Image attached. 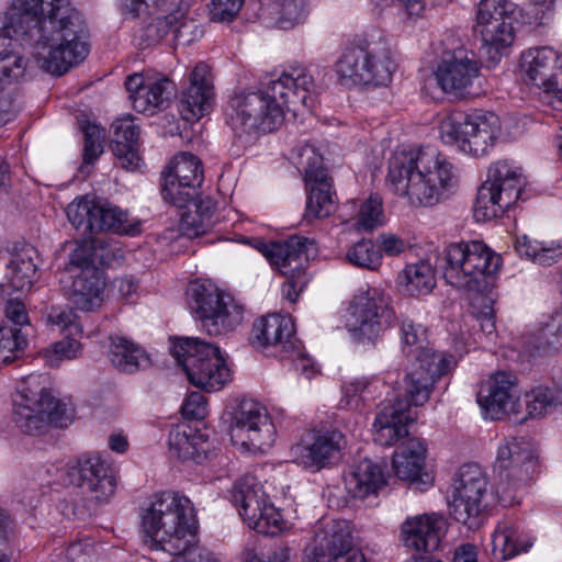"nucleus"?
<instances>
[{"label": "nucleus", "mask_w": 562, "mask_h": 562, "mask_svg": "<svg viewBox=\"0 0 562 562\" xmlns=\"http://www.w3.org/2000/svg\"><path fill=\"white\" fill-rule=\"evenodd\" d=\"M0 31L33 48L38 67L63 76L89 55L88 29L69 0H12L0 14Z\"/></svg>", "instance_id": "f257e3e1"}, {"label": "nucleus", "mask_w": 562, "mask_h": 562, "mask_svg": "<svg viewBox=\"0 0 562 562\" xmlns=\"http://www.w3.org/2000/svg\"><path fill=\"white\" fill-rule=\"evenodd\" d=\"M313 76L304 67L283 71L258 90H240L231 97L226 120L237 135L270 133L283 121L284 111L294 115L311 110L316 101Z\"/></svg>", "instance_id": "f03ea898"}, {"label": "nucleus", "mask_w": 562, "mask_h": 562, "mask_svg": "<svg viewBox=\"0 0 562 562\" xmlns=\"http://www.w3.org/2000/svg\"><path fill=\"white\" fill-rule=\"evenodd\" d=\"M391 190L413 206H434L447 200L458 186L453 165L436 148L397 147L389 161Z\"/></svg>", "instance_id": "7ed1b4c3"}, {"label": "nucleus", "mask_w": 562, "mask_h": 562, "mask_svg": "<svg viewBox=\"0 0 562 562\" xmlns=\"http://www.w3.org/2000/svg\"><path fill=\"white\" fill-rule=\"evenodd\" d=\"M71 225L83 236L76 240V247L69 255L68 271L85 272L99 269L104 265V247L100 239L93 237L102 232L120 235L139 233V222L130 220L128 213L121 207L101 199L82 196L76 199L66 209Z\"/></svg>", "instance_id": "20e7f679"}, {"label": "nucleus", "mask_w": 562, "mask_h": 562, "mask_svg": "<svg viewBox=\"0 0 562 562\" xmlns=\"http://www.w3.org/2000/svg\"><path fill=\"white\" fill-rule=\"evenodd\" d=\"M144 541L153 549L180 555L198 543L196 519L191 501L177 492L154 496L142 514Z\"/></svg>", "instance_id": "39448f33"}, {"label": "nucleus", "mask_w": 562, "mask_h": 562, "mask_svg": "<svg viewBox=\"0 0 562 562\" xmlns=\"http://www.w3.org/2000/svg\"><path fill=\"white\" fill-rule=\"evenodd\" d=\"M498 268L499 257L479 240L450 244L436 259V270L446 282L469 293H482L488 285L486 277Z\"/></svg>", "instance_id": "423d86ee"}, {"label": "nucleus", "mask_w": 562, "mask_h": 562, "mask_svg": "<svg viewBox=\"0 0 562 562\" xmlns=\"http://www.w3.org/2000/svg\"><path fill=\"white\" fill-rule=\"evenodd\" d=\"M400 331L403 352L414 359L405 378L406 391L413 403L424 405L435 382L451 369L453 358L428 348L426 329L409 318L402 319Z\"/></svg>", "instance_id": "0eeeda50"}, {"label": "nucleus", "mask_w": 562, "mask_h": 562, "mask_svg": "<svg viewBox=\"0 0 562 562\" xmlns=\"http://www.w3.org/2000/svg\"><path fill=\"white\" fill-rule=\"evenodd\" d=\"M396 69L391 49L382 37L363 40L345 49L336 63V72L342 86H386Z\"/></svg>", "instance_id": "6e6552de"}, {"label": "nucleus", "mask_w": 562, "mask_h": 562, "mask_svg": "<svg viewBox=\"0 0 562 562\" xmlns=\"http://www.w3.org/2000/svg\"><path fill=\"white\" fill-rule=\"evenodd\" d=\"M170 353L187 373L189 381L206 392L221 390L231 379V370L220 348L199 338H179Z\"/></svg>", "instance_id": "1a4fd4ad"}, {"label": "nucleus", "mask_w": 562, "mask_h": 562, "mask_svg": "<svg viewBox=\"0 0 562 562\" xmlns=\"http://www.w3.org/2000/svg\"><path fill=\"white\" fill-rule=\"evenodd\" d=\"M537 458L536 446L527 437H514L499 446L494 471L499 479L497 492L504 503L519 502L517 493L531 481Z\"/></svg>", "instance_id": "9d476101"}, {"label": "nucleus", "mask_w": 562, "mask_h": 562, "mask_svg": "<svg viewBox=\"0 0 562 562\" xmlns=\"http://www.w3.org/2000/svg\"><path fill=\"white\" fill-rule=\"evenodd\" d=\"M440 136L443 143L476 157L486 155L498 136L499 119L493 112L468 115L454 112L440 122Z\"/></svg>", "instance_id": "9b49d317"}, {"label": "nucleus", "mask_w": 562, "mask_h": 562, "mask_svg": "<svg viewBox=\"0 0 562 562\" xmlns=\"http://www.w3.org/2000/svg\"><path fill=\"white\" fill-rule=\"evenodd\" d=\"M259 250L271 266L286 277L282 292L290 302H295L306 282V265L317 251L315 240L293 235L284 241L261 244Z\"/></svg>", "instance_id": "f8f14e48"}, {"label": "nucleus", "mask_w": 562, "mask_h": 562, "mask_svg": "<svg viewBox=\"0 0 562 562\" xmlns=\"http://www.w3.org/2000/svg\"><path fill=\"white\" fill-rule=\"evenodd\" d=\"M391 297L379 288H361L348 307L347 326L359 339L374 340L395 323Z\"/></svg>", "instance_id": "ddd939ff"}, {"label": "nucleus", "mask_w": 562, "mask_h": 562, "mask_svg": "<svg viewBox=\"0 0 562 562\" xmlns=\"http://www.w3.org/2000/svg\"><path fill=\"white\" fill-rule=\"evenodd\" d=\"M72 419L74 409L44 389L37 394L22 393L14 401L13 422L27 435H43L50 425L66 428Z\"/></svg>", "instance_id": "4468645a"}, {"label": "nucleus", "mask_w": 562, "mask_h": 562, "mask_svg": "<svg viewBox=\"0 0 562 562\" xmlns=\"http://www.w3.org/2000/svg\"><path fill=\"white\" fill-rule=\"evenodd\" d=\"M525 186V178L519 169L507 161L492 165L486 181L479 188L474 204V217L477 221H491L498 217L514 204Z\"/></svg>", "instance_id": "2eb2a0df"}, {"label": "nucleus", "mask_w": 562, "mask_h": 562, "mask_svg": "<svg viewBox=\"0 0 562 562\" xmlns=\"http://www.w3.org/2000/svg\"><path fill=\"white\" fill-rule=\"evenodd\" d=\"M190 296L193 301L191 308L209 335L226 334L243 322V306L211 284L192 285Z\"/></svg>", "instance_id": "dca6fc26"}, {"label": "nucleus", "mask_w": 562, "mask_h": 562, "mask_svg": "<svg viewBox=\"0 0 562 562\" xmlns=\"http://www.w3.org/2000/svg\"><path fill=\"white\" fill-rule=\"evenodd\" d=\"M231 439L249 451L263 453L277 439V428L267 408L252 398H241L232 414Z\"/></svg>", "instance_id": "f3484780"}, {"label": "nucleus", "mask_w": 562, "mask_h": 562, "mask_svg": "<svg viewBox=\"0 0 562 562\" xmlns=\"http://www.w3.org/2000/svg\"><path fill=\"white\" fill-rule=\"evenodd\" d=\"M487 484V476L479 464L469 463L460 468L449 508L450 515L469 529L479 528L483 521Z\"/></svg>", "instance_id": "a211bd4d"}, {"label": "nucleus", "mask_w": 562, "mask_h": 562, "mask_svg": "<svg viewBox=\"0 0 562 562\" xmlns=\"http://www.w3.org/2000/svg\"><path fill=\"white\" fill-rule=\"evenodd\" d=\"M233 501L248 527L265 536H276L284 525L279 510L269 502L255 476L238 480L233 490Z\"/></svg>", "instance_id": "6ab92c4d"}, {"label": "nucleus", "mask_w": 562, "mask_h": 562, "mask_svg": "<svg viewBox=\"0 0 562 562\" xmlns=\"http://www.w3.org/2000/svg\"><path fill=\"white\" fill-rule=\"evenodd\" d=\"M161 186L162 199L178 209L199 198L203 182L201 160L190 153H179L167 166Z\"/></svg>", "instance_id": "aec40b11"}, {"label": "nucleus", "mask_w": 562, "mask_h": 562, "mask_svg": "<svg viewBox=\"0 0 562 562\" xmlns=\"http://www.w3.org/2000/svg\"><path fill=\"white\" fill-rule=\"evenodd\" d=\"M520 69L526 80L539 88L550 103L562 104V89L559 83L562 55L549 46L529 48L520 56Z\"/></svg>", "instance_id": "412c9836"}, {"label": "nucleus", "mask_w": 562, "mask_h": 562, "mask_svg": "<svg viewBox=\"0 0 562 562\" xmlns=\"http://www.w3.org/2000/svg\"><path fill=\"white\" fill-rule=\"evenodd\" d=\"M20 45L27 44L22 38L0 31V125L9 122L19 108L7 82H18L26 75L29 60L20 52Z\"/></svg>", "instance_id": "4be33fe9"}, {"label": "nucleus", "mask_w": 562, "mask_h": 562, "mask_svg": "<svg viewBox=\"0 0 562 562\" xmlns=\"http://www.w3.org/2000/svg\"><path fill=\"white\" fill-rule=\"evenodd\" d=\"M69 474L77 479L82 495L95 504L108 503L116 490V476L113 467L99 454L80 457Z\"/></svg>", "instance_id": "5701e85b"}, {"label": "nucleus", "mask_w": 562, "mask_h": 562, "mask_svg": "<svg viewBox=\"0 0 562 562\" xmlns=\"http://www.w3.org/2000/svg\"><path fill=\"white\" fill-rule=\"evenodd\" d=\"M477 403L486 418L501 419L507 414H518L520 391L517 376L496 372L477 393Z\"/></svg>", "instance_id": "b1692460"}, {"label": "nucleus", "mask_w": 562, "mask_h": 562, "mask_svg": "<svg viewBox=\"0 0 562 562\" xmlns=\"http://www.w3.org/2000/svg\"><path fill=\"white\" fill-rule=\"evenodd\" d=\"M448 530L447 519L437 513L407 517L401 527L403 546L417 553H430L440 548Z\"/></svg>", "instance_id": "393cba45"}, {"label": "nucleus", "mask_w": 562, "mask_h": 562, "mask_svg": "<svg viewBox=\"0 0 562 562\" xmlns=\"http://www.w3.org/2000/svg\"><path fill=\"white\" fill-rule=\"evenodd\" d=\"M411 406L418 405L413 403L406 390L404 398L396 397L383 406L373 424L374 441L378 445L390 447L409 435L407 426L416 419Z\"/></svg>", "instance_id": "a878e982"}, {"label": "nucleus", "mask_w": 562, "mask_h": 562, "mask_svg": "<svg viewBox=\"0 0 562 562\" xmlns=\"http://www.w3.org/2000/svg\"><path fill=\"white\" fill-rule=\"evenodd\" d=\"M214 87L210 67L199 63L189 75V85L182 90L179 111L184 121H198L212 109Z\"/></svg>", "instance_id": "bb28decb"}, {"label": "nucleus", "mask_w": 562, "mask_h": 562, "mask_svg": "<svg viewBox=\"0 0 562 562\" xmlns=\"http://www.w3.org/2000/svg\"><path fill=\"white\" fill-rule=\"evenodd\" d=\"M479 65L462 50L447 54L435 72L438 85L445 92L463 97L479 76Z\"/></svg>", "instance_id": "cd10ccee"}, {"label": "nucleus", "mask_w": 562, "mask_h": 562, "mask_svg": "<svg viewBox=\"0 0 562 562\" xmlns=\"http://www.w3.org/2000/svg\"><path fill=\"white\" fill-rule=\"evenodd\" d=\"M345 437L339 430L314 431L311 440L293 448V453L305 468L317 470L339 459Z\"/></svg>", "instance_id": "c85d7f7f"}, {"label": "nucleus", "mask_w": 562, "mask_h": 562, "mask_svg": "<svg viewBox=\"0 0 562 562\" xmlns=\"http://www.w3.org/2000/svg\"><path fill=\"white\" fill-rule=\"evenodd\" d=\"M426 447L416 438L402 442L393 456V469L396 476L415 484L423 490L432 484V477L424 472Z\"/></svg>", "instance_id": "c756f323"}, {"label": "nucleus", "mask_w": 562, "mask_h": 562, "mask_svg": "<svg viewBox=\"0 0 562 562\" xmlns=\"http://www.w3.org/2000/svg\"><path fill=\"white\" fill-rule=\"evenodd\" d=\"M170 32L175 33V40L180 45L190 44L202 31L193 22H180L178 14L159 15L151 19L138 32V45L143 48L154 46L165 38Z\"/></svg>", "instance_id": "7c9ffc66"}, {"label": "nucleus", "mask_w": 562, "mask_h": 562, "mask_svg": "<svg viewBox=\"0 0 562 562\" xmlns=\"http://www.w3.org/2000/svg\"><path fill=\"white\" fill-rule=\"evenodd\" d=\"M385 463L362 458L352 463L345 474V487L353 498H366L376 494L386 485Z\"/></svg>", "instance_id": "2f4dec72"}, {"label": "nucleus", "mask_w": 562, "mask_h": 562, "mask_svg": "<svg viewBox=\"0 0 562 562\" xmlns=\"http://www.w3.org/2000/svg\"><path fill=\"white\" fill-rule=\"evenodd\" d=\"M294 323L289 316L272 314L255 321L251 331V345L257 348L273 346L281 356L285 351L284 345L294 340Z\"/></svg>", "instance_id": "473e14b6"}, {"label": "nucleus", "mask_w": 562, "mask_h": 562, "mask_svg": "<svg viewBox=\"0 0 562 562\" xmlns=\"http://www.w3.org/2000/svg\"><path fill=\"white\" fill-rule=\"evenodd\" d=\"M104 286L100 269H88L72 273V282L66 295L77 310L91 312L101 306Z\"/></svg>", "instance_id": "72a5a7b5"}, {"label": "nucleus", "mask_w": 562, "mask_h": 562, "mask_svg": "<svg viewBox=\"0 0 562 562\" xmlns=\"http://www.w3.org/2000/svg\"><path fill=\"white\" fill-rule=\"evenodd\" d=\"M35 257L36 250L30 245L14 251L5 265L7 281L1 286L7 291L29 290L36 273Z\"/></svg>", "instance_id": "f704fd0d"}, {"label": "nucleus", "mask_w": 562, "mask_h": 562, "mask_svg": "<svg viewBox=\"0 0 562 562\" xmlns=\"http://www.w3.org/2000/svg\"><path fill=\"white\" fill-rule=\"evenodd\" d=\"M306 15V0H272L262 7L260 19L267 27L289 30Z\"/></svg>", "instance_id": "c9c22d12"}, {"label": "nucleus", "mask_w": 562, "mask_h": 562, "mask_svg": "<svg viewBox=\"0 0 562 562\" xmlns=\"http://www.w3.org/2000/svg\"><path fill=\"white\" fill-rule=\"evenodd\" d=\"M530 547L531 542L520 526L512 520L499 522L492 535V553L497 560L510 559Z\"/></svg>", "instance_id": "e433bc0d"}, {"label": "nucleus", "mask_w": 562, "mask_h": 562, "mask_svg": "<svg viewBox=\"0 0 562 562\" xmlns=\"http://www.w3.org/2000/svg\"><path fill=\"white\" fill-rule=\"evenodd\" d=\"M110 340V360L117 370L133 373L150 367L149 356L138 345L119 335L111 336Z\"/></svg>", "instance_id": "4c0bfd02"}, {"label": "nucleus", "mask_w": 562, "mask_h": 562, "mask_svg": "<svg viewBox=\"0 0 562 562\" xmlns=\"http://www.w3.org/2000/svg\"><path fill=\"white\" fill-rule=\"evenodd\" d=\"M396 284L405 295H427L436 286L435 269L427 260L408 263L397 274Z\"/></svg>", "instance_id": "58836bf2"}, {"label": "nucleus", "mask_w": 562, "mask_h": 562, "mask_svg": "<svg viewBox=\"0 0 562 562\" xmlns=\"http://www.w3.org/2000/svg\"><path fill=\"white\" fill-rule=\"evenodd\" d=\"M514 20H505L482 26H474V32L481 36L482 50L493 63L498 61L501 52L514 42Z\"/></svg>", "instance_id": "ea45409f"}, {"label": "nucleus", "mask_w": 562, "mask_h": 562, "mask_svg": "<svg viewBox=\"0 0 562 562\" xmlns=\"http://www.w3.org/2000/svg\"><path fill=\"white\" fill-rule=\"evenodd\" d=\"M135 101V111L154 114L157 110L167 109L176 95V85L162 77L147 81V89Z\"/></svg>", "instance_id": "a19ab883"}, {"label": "nucleus", "mask_w": 562, "mask_h": 562, "mask_svg": "<svg viewBox=\"0 0 562 562\" xmlns=\"http://www.w3.org/2000/svg\"><path fill=\"white\" fill-rule=\"evenodd\" d=\"M335 211L334 193L330 180L310 183L304 218L308 222L329 216Z\"/></svg>", "instance_id": "79ce46f5"}, {"label": "nucleus", "mask_w": 562, "mask_h": 562, "mask_svg": "<svg viewBox=\"0 0 562 562\" xmlns=\"http://www.w3.org/2000/svg\"><path fill=\"white\" fill-rule=\"evenodd\" d=\"M345 258L348 263L369 271H376L382 266L381 250L372 239L362 238L355 243Z\"/></svg>", "instance_id": "37998d69"}, {"label": "nucleus", "mask_w": 562, "mask_h": 562, "mask_svg": "<svg viewBox=\"0 0 562 562\" xmlns=\"http://www.w3.org/2000/svg\"><path fill=\"white\" fill-rule=\"evenodd\" d=\"M515 4L508 0H481L477 5L475 26L515 20Z\"/></svg>", "instance_id": "c03bdc74"}, {"label": "nucleus", "mask_w": 562, "mask_h": 562, "mask_svg": "<svg viewBox=\"0 0 562 562\" xmlns=\"http://www.w3.org/2000/svg\"><path fill=\"white\" fill-rule=\"evenodd\" d=\"M319 546L328 554H330L333 561L338 555H349L350 552L357 550L352 549V539L350 532L344 529L339 524L331 526L328 530L325 531Z\"/></svg>", "instance_id": "a18cd8bd"}, {"label": "nucleus", "mask_w": 562, "mask_h": 562, "mask_svg": "<svg viewBox=\"0 0 562 562\" xmlns=\"http://www.w3.org/2000/svg\"><path fill=\"white\" fill-rule=\"evenodd\" d=\"M27 342L22 334L15 335L8 325H0V368L20 359Z\"/></svg>", "instance_id": "49530a36"}, {"label": "nucleus", "mask_w": 562, "mask_h": 562, "mask_svg": "<svg viewBox=\"0 0 562 562\" xmlns=\"http://www.w3.org/2000/svg\"><path fill=\"white\" fill-rule=\"evenodd\" d=\"M555 389L539 386L526 394V407L530 417H542L548 409L560 402V393Z\"/></svg>", "instance_id": "de8ad7c7"}, {"label": "nucleus", "mask_w": 562, "mask_h": 562, "mask_svg": "<svg viewBox=\"0 0 562 562\" xmlns=\"http://www.w3.org/2000/svg\"><path fill=\"white\" fill-rule=\"evenodd\" d=\"M5 321L1 325H8L15 335L24 336L26 340L33 334L25 305L18 300H11L4 308Z\"/></svg>", "instance_id": "09e8293b"}, {"label": "nucleus", "mask_w": 562, "mask_h": 562, "mask_svg": "<svg viewBox=\"0 0 562 562\" xmlns=\"http://www.w3.org/2000/svg\"><path fill=\"white\" fill-rule=\"evenodd\" d=\"M383 222L382 199L378 194H371L364 200L359 210L358 220L355 224L357 229L364 232L373 231Z\"/></svg>", "instance_id": "8fccbe9b"}, {"label": "nucleus", "mask_w": 562, "mask_h": 562, "mask_svg": "<svg viewBox=\"0 0 562 562\" xmlns=\"http://www.w3.org/2000/svg\"><path fill=\"white\" fill-rule=\"evenodd\" d=\"M200 434L189 426H178L169 434L170 451L180 460L188 461Z\"/></svg>", "instance_id": "3c124183"}, {"label": "nucleus", "mask_w": 562, "mask_h": 562, "mask_svg": "<svg viewBox=\"0 0 562 562\" xmlns=\"http://www.w3.org/2000/svg\"><path fill=\"white\" fill-rule=\"evenodd\" d=\"M47 323L61 331L68 330V335L82 334L77 314L68 306H52L47 312Z\"/></svg>", "instance_id": "603ef678"}, {"label": "nucleus", "mask_w": 562, "mask_h": 562, "mask_svg": "<svg viewBox=\"0 0 562 562\" xmlns=\"http://www.w3.org/2000/svg\"><path fill=\"white\" fill-rule=\"evenodd\" d=\"M285 351L280 356L282 359H290L296 371H300L306 379L316 373L312 359L304 352L301 341L295 338L284 345Z\"/></svg>", "instance_id": "864d4df0"}, {"label": "nucleus", "mask_w": 562, "mask_h": 562, "mask_svg": "<svg viewBox=\"0 0 562 562\" xmlns=\"http://www.w3.org/2000/svg\"><path fill=\"white\" fill-rule=\"evenodd\" d=\"M85 135L83 142V164H93L103 151L101 139L103 137L102 130L95 125L87 122L82 125Z\"/></svg>", "instance_id": "5fc2aeb1"}, {"label": "nucleus", "mask_w": 562, "mask_h": 562, "mask_svg": "<svg viewBox=\"0 0 562 562\" xmlns=\"http://www.w3.org/2000/svg\"><path fill=\"white\" fill-rule=\"evenodd\" d=\"M300 165L304 169L308 183L329 180L322 166V157L317 155L312 146H305L300 153Z\"/></svg>", "instance_id": "6e6d98bb"}, {"label": "nucleus", "mask_w": 562, "mask_h": 562, "mask_svg": "<svg viewBox=\"0 0 562 562\" xmlns=\"http://www.w3.org/2000/svg\"><path fill=\"white\" fill-rule=\"evenodd\" d=\"M67 335L64 339L53 344L48 351L47 359L53 367L59 366L64 360H72L81 353V344Z\"/></svg>", "instance_id": "4d7b16f0"}, {"label": "nucleus", "mask_w": 562, "mask_h": 562, "mask_svg": "<svg viewBox=\"0 0 562 562\" xmlns=\"http://www.w3.org/2000/svg\"><path fill=\"white\" fill-rule=\"evenodd\" d=\"M540 344L538 348L543 350H558L562 348V314L557 315L539 331Z\"/></svg>", "instance_id": "13d9d810"}, {"label": "nucleus", "mask_w": 562, "mask_h": 562, "mask_svg": "<svg viewBox=\"0 0 562 562\" xmlns=\"http://www.w3.org/2000/svg\"><path fill=\"white\" fill-rule=\"evenodd\" d=\"M245 0H211L210 15L215 22H231L240 11Z\"/></svg>", "instance_id": "bf43d9fd"}, {"label": "nucleus", "mask_w": 562, "mask_h": 562, "mask_svg": "<svg viewBox=\"0 0 562 562\" xmlns=\"http://www.w3.org/2000/svg\"><path fill=\"white\" fill-rule=\"evenodd\" d=\"M111 130L114 134V145H136L139 137V128L128 117L119 119L112 123Z\"/></svg>", "instance_id": "052dcab7"}, {"label": "nucleus", "mask_w": 562, "mask_h": 562, "mask_svg": "<svg viewBox=\"0 0 562 562\" xmlns=\"http://www.w3.org/2000/svg\"><path fill=\"white\" fill-rule=\"evenodd\" d=\"M206 400L199 392L191 393L182 404L181 412L186 418L203 419L206 415Z\"/></svg>", "instance_id": "680f3d73"}, {"label": "nucleus", "mask_w": 562, "mask_h": 562, "mask_svg": "<svg viewBox=\"0 0 562 562\" xmlns=\"http://www.w3.org/2000/svg\"><path fill=\"white\" fill-rule=\"evenodd\" d=\"M369 383L367 381H356L344 386V397L341 403L350 408L358 409L361 406L363 393L368 389Z\"/></svg>", "instance_id": "e2e57ef3"}, {"label": "nucleus", "mask_w": 562, "mask_h": 562, "mask_svg": "<svg viewBox=\"0 0 562 562\" xmlns=\"http://www.w3.org/2000/svg\"><path fill=\"white\" fill-rule=\"evenodd\" d=\"M113 153L119 159L122 168L128 171L137 169L142 162L136 145H114Z\"/></svg>", "instance_id": "0e129e2a"}, {"label": "nucleus", "mask_w": 562, "mask_h": 562, "mask_svg": "<svg viewBox=\"0 0 562 562\" xmlns=\"http://www.w3.org/2000/svg\"><path fill=\"white\" fill-rule=\"evenodd\" d=\"M94 549L88 542H74L67 548L61 562H93Z\"/></svg>", "instance_id": "69168bd1"}, {"label": "nucleus", "mask_w": 562, "mask_h": 562, "mask_svg": "<svg viewBox=\"0 0 562 562\" xmlns=\"http://www.w3.org/2000/svg\"><path fill=\"white\" fill-rule=\"evenodd\" d=\"M378 241L380 244L378 248L381 250V254L387 257L400 256L406 248L405 241L393 234H381L378 237Z\"/></svg>", "instance_id": "338daca9"}, {"label": "nucleus", "mask_w": 562, "mask_h": 562, "mask_svg": "<svg viewBox=\"0 0 562 562\" xmlns=\"http://www.w3.org/2000/svg\"><path fill=\"white\" fill-rule=\"evenodd\" d=\"M175 557L171 562H220L213 553L198 549L196 544L186 553Z\"/></svg>", "instance_id": "774afa93"}]
</instances>
